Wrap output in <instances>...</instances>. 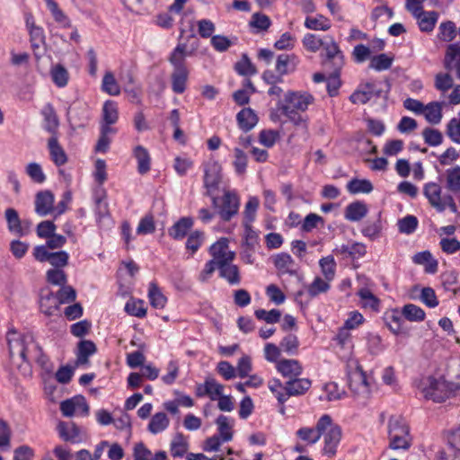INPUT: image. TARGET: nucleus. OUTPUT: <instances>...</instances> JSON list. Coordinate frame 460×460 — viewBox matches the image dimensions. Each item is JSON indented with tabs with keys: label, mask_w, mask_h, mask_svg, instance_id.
<instances>
[{
	"label": "nucleus",
	"mask_w": 460,
	"mask_h": 460,
	"mask_svg": "<svg viewBox=\"0 0 460 460\" xmlns=\"http://www.w3.org/2000/svg\"><path fill=\"white\" fill-rule=\"evenodd\" d=\"M6 340L11 362L22 376L31 375V361H36L48 374L53 371V364L35 342L31 333L20 334L14 329H11L7 332Z\"/></svg>",
	"instance_id": "obj_1"
},
{
	"label": "nucleus",
	"mask_w": 460,
	"mask_h": 460,
	"mask_svg": "<svg viewBox=\"0 0 460 460\" xmlns=\"http://www.w3.org/2000/svg\"><path fill=\"white\" fill-rule=\"evenodd\" d=\"M418 388L425 399L440 402L449 398L460 388V385L447 383L442 378L436 379L432 376H427L420 381Z\"/></svg>",
	"instance_id": "obj_2"
},
{
	"label": "nucleus",
	"mask_w": 460,
	"mask_h": 460,
	"mask_svg": "<svg viewBox=\"0 0 460 460\" xmlns=\"http://www.w3.org/2000/svg\"><path fill=\"white\" fill-rule=\"evenodd\" d=\"M389 447L408 449L411 447L410 429L400 416H392L388 420Z\"/></svg>",
	"instance_id": "obj_3"
},
{
	"label": "nucleus",
	"mask_w": 460,
	"mask_h": 460,
	"mask_svg": "<svg viewBox=\"0 0 460 460\" xmlns=\"http://www.w3.org/2000/svg\"><path fill=\"white\" fill-rule=\"evenodd\" d=\"M389 88L384 93L374 82L361 83L349 96V101L354 104H366L373 99L388 98Z\"/></svg>",
	"instance_id": "obj_4"
},
{
	"label": "nucleus",
	"mask_w": 460,
	"mask_h": 460,
	"mask_svg": "<svg viewBox=\"0 0 460 460\" xmlns=\"http://www.w3.org/2000/svg\"><path fill=\"white\" fill-rule=\"evenodd\" d=\"M322 48L324 57L323 65L336 72L340 71L344 65V56L337 42L332 37H326Z\"/></svg>",
	"instance_id": "obj_5"
},
{
	"label": "nucleus",
	"mask_w": 460,
	"mask_h": 460,
	"mask_svg": "<svg viewBox=\"0 0 460 460\" xmlns=\"http://www.w3.org/2000/svg\"><path fill=\"white\" fill-rule=\"evenodd\" d=\"M331 425V416L323 415L317 421L315 428L302 427L296 432V437L306 442L308 445H314L319 441L323 433L326 431Z\"/></svg>",
	"instance_id": "obj_6"
},
{
	"label": "nucleus",
	"mask_w": 460,
	"mask_h": 460,
	"mask_svg": "<svg viewBox=\"0 0 460 460\" xmlns=\"http://www.w3.org/2000/svg\"><path fill=\"white\" fill-rule=\"evenodd\" d=\"M33 256L40 262L48 261L54 268L62 269L68 264L69 255L65 251L49 252L46 246L38 245L33 249Z\"/></svg>",
	"instance_id": "obj_7"
},
{
	"label": "nucleus",
	"mask_w": 460,
	"mask_h": 460,
	"mask_svg": "<svg viewBox=\"0 0 460 460\" xmlns=\"http://www.w3.org/2000/svg\"><path fill=\"white\" fill-rule=\"evenodd\" d=\"M349 386L355 395L362 398L368 397L370 385L361 367H357L355 370L349 374Z\"/></svg>",
	"instance_id": "obj_8"
},
{
	"label": "nucleus",
	"mask_w": 460,
	"mask_h": 460,
	"mask_svg": "<svg viewBox=\"0 0 460 460\" xmlns=\"http://www.w3.org/2000/svg\"><path fill=\"white\" fill-rule=\"evenodd\" d=\"M221 165L218 162L210 160L204 165V186L208 190V195L218 188L221 181Z\"/></svg>",
	"instance_id": "obj_9"
},
{
	"label": "nucleus",
	"mask_w": 460,
	"mask_h": 460,
	"mask_svg": "<svg viewBox=\"0 0 460 460\" xmlns=\"http://www.w3.org/2000/svg\"><path fill=\"white\" fill-rule=\"evenodd\" d=\"M314 98L307 92L288 91L285 94L284 102L279 105H290L296 111H305L313 103Z\"/></svg>",
	"instance_id": "obj_10"
},
{
	"label": "nucleus",
	"mask_w": 460,
	"mask_h": 460,
	"mask_svg": "<svg viewBox=\"0 0 460 460\" xmlns=\"http://www.w3.org/2000/svg\"><path fill=\"white\" fill-rule=\"evenodd\" d=\"M341 429L340 426L333 424L331 419V425L322 436H323L324 447L323 452L328 456H333L336 454L337 447L341 438Z\"/></svg>",
	"instance_id": "obj_11"
},
{
	"label": "nucleus",
	"mask_w": 460,
	"mask_h": 460,
	"mask_svg": "<svg viewBox=\"0 0 460 460\" xmlns=\"http://www.w3.org/2000/svg\"><path fill=\"white\" fill-rule=\"evenodd\" d=\"M418 21L419 28L423 32H431L438 20V13L435 11L425 12L422 6L407 9Z\"/></svg>",
	"instance_id": "obj_12"
},
{
	"label": "nucleus",
	"mask_w": 460,
	"mask_h": 460,
	"mask_svg": "<svg viewBox=\"0 0 460 460\" xmlns=\"http://www.w3.org/2000/svg\"><path fill=\"white\" fill-rule=\"evenodd\" d=\"M239 198L238 196L231 191H226L222 197V205L218 210L220 217L227 222L238 213L239 210Z\"/></svg>",
	"instance_id": "obj_13"
},
{
	"label": "nucleus",
	"mask_w": 460,
	"mask_h": 460,
	"mask_svg": "<svg viewBox=\"0 0 460 460\" xmlns=\"http://www.w3.org/2000/svg\"><path fill=\"white\" fill-rule=\"evenodd\" d=\"M209 252L213 257L212 261H216L217 266L222 262L234 261L235 253L229 250L227 238L222 237L213 243L209 248Z\"/></svg>",
	"instance_id": "obj_14"
},
{
	"label": "nucleus",
	"mask_w": 460,
	"mask_h": 460,
	"mask_svg": "<svg viewBox=\"0 0 460 460\" xmlns=\"http://www.w3.org/2000/svg\"><path fill=\"white\" fill-rule=\"evenodd\" d=\"M54 195L50 190L39 191L35 197V212L45 217L55 211Z\"/></svg>",
	"instance_id": "obj_15"
},
{
	"label": "nucleus",
	"mask_w": 460,
	"mask_h": 460,
	"mask_svg": "<svg viewBox=\"0 0 460 460\" xmlns=\"http://www.w3.org/2000/svg\"><path fill=\"white\" fill-rule=\"evenodd\" d=\"M423 194L433 208H435L439 213L444 212V205L441 202L442 189L438 183H426L423 187Z\"/></svg>",
	"instance_id": "obj_16"
},
{
	"label": "nucleus",
	"mask_w": 460,
	"mask_h": 460,
	"mask_svg": "<svg viewBox=\"0 0 460 460\" xmlns=\"http://www.w3.org/2000/svg\"><path fill=\"white\" fill-rule=\"evenodd\" d=\"M219 276L226 279L230 285L236 286L241 283L239 267L233 263V261L222 262L217 266Z\"/></svg>",
	"instance_id": "obj_17"
},
{
	"label": "nucleus",
	"mask_w": 460,
	"mask_h": 460,
	"mask_svg": "<svg viewBox=\"0 0 460 460\" xmlns=\"http://www.w3.org/2000/svg\"><path fill=\"white\" fill-rule=\"evenodd\" d=\"M312 382L308 378L294 377L286 382L284 390H287L288 399L290 396L304 394L311 387Z\"/></svg>",
	"instance_id": "obj_18"
},
{
	"label": "nucleus",
	"mask_w": 460,
	"mask_h": 460,
	"mask_svg": "<svg viewBox=\"0 0 460 460\" xmlns=\"http://www.w3.org/2000/svg\"><path fill=\"white\" fill-rule=\"evenodd\" d=\"M276 367L283 376L289 379L299 376L303 371L301 364L296 359H281Z\"/></svg>",
	"instance_id": "obj_19"
},
{
	"label": "nucleus",
	"mask_w": 460,
	"mask_h": 460,
	"mask_svg": "<svg viewBox=\"0 0 460 460\" xmlns=\"http://www.w3.org/2000/svg\"><path fill=\"white\" fill-rule=\"evenodd\" d=\"M57 429L59 437L64 441L72 443L80 441V429L74 422L59 421Z\"/></svg>",
	"instance_id": "obj_20"
},
{
	"label": "nucleus",
	"mask_w": 460,
	"mask_h": 460,
	"mask_svg": "<svg viewBox=\"0 0 460 460\" xmlns=\"http://www.w3.org/2000/svg\"><path fill=\"white\" fill-rule=\"evenodd\" d=\"M297 65V58L294 54H280L277 57L275 69L280 75H285L295 71Z\"/></svg>",
	"instance_id": "obj_21"
},
{
	"label": "nucleus",
	"mask_w": 460,
	"mask_h": 460,
	"mask_svg": "<svg viewBox=\"0 0 460 460\" xmlns=\"http://www.w3.org/2000/svg\"><path fill=\"white\" fill-rule=\"evenodd\" d=\"M193 226V219L189 217H181L168 230V234L174 240L183 239Z\"/></svg>",
	"instance_id": "obj_22"
},
{
	"label": "nucleus",
	"mask_w": 460,
	"mask_h": 460,
	"mask_svg": "<svg viewBox=\"0 0 460 460\" xmlns=\"http://www.w3.org/2000/svg\"><path fill=\"white\" fill-rule=\"evenodd\" d=\"M48 147L51 160L57 166L64 165L67 162L66 154L64 148L59 145L56 135H52L49 139Z\"/></svg>",
	"instance_id": "obj_23"
},
{
	"label": "nucleus",
	"mask_w": 460,
	"mask_h": 460,
	"mask_svg": "<svg viewBox=\"0 0 460 460\" xmlns=\"http://www.w3.org/2000/svg\"><path fill=\"white\" fill-rule=\"evenodd\" d=\"M236 119L240 128L247 132L258 122V117L251 108H244L237 113Z\"/></svg>",
	"instance_id": "obj_24"
},
{
	"label": "nucleus",
	"mask_w": 460,
	"mask_h": 460,
	"mask_svg": "<svg viewBox=\"0 0 460 460\" xmlns=\"http://www.w3.org/2000/svg\"><path fill=\"white\" fill-rule=\"evenodd\" d=\"M443 105L444 102H431L427 105H424V111L422 114H424L426 120L433 125L440 123L443 117Z\"/></svg>",
	"instance_id": "obj_25"
},
{
	"label": "nucleus",
	"mask_w": 460,
	"mask_h": 460,
	"mask_svg": "<svg viewBox=\"0 0 460 460\" xmlns=\"http://www.w3.org/2000/svg\"><path fill=\"white\" fill-rule=\"evenodd\" d=\"M367 214V207L361 201L349 204L345 208V218L351 222H357L364 218Z\"/></svg>",
	"instance_id": "obj_26"
},
{
	"label": "nucleus",
	"mask_w": 460,
	"mask_h": 460,
	"mask_svg": "<svg viewBox=\"0 0 460 460\" xmlns=\"http://www.w3.org/2000/svg\"><path fill=\"white\" fill-rule=\"evenodd\" d=\"M188 77V69L173 70L171 75L172 90L179 94L184 93L187 88Z\"/></svg>",
	"instance_id": "obj_27"
},
{
	"label": "nucleus",
	"mask_w": 460,
	"mask_h": 460,
	"mask_svg": "<svg viewBox=\"0 0 460 460\" xmlns=\"http://www.w3.org/2000/svg\"><path fill=\"white\" fill-rule=\"evenodd\" d=\"M5 219L8 224L10 232L15 233L20 236L27 234V231L23 229L22 221L19 217L17 211L14 208H9L4 212Z\"/></svg>",
	"instance_id": "obj_28"
},
{
	"label": "nucleus",
	"mask_w": 460,
	"mask_h": 460,
	"mask_svg": "<svg viewBox=\"0 0 460 460\" xmlns=\"http://www.w3.org/2000/svg\"><path fill=\"white\" fill-rule=\"evenodd\" d=\"M27 27L29 29L31 48L37 56V50L40 49L45 43V35L43 30L42 28L36 26L34 22H30L29 20H27Z\"/></svg>",
	"instance_id": "obj_29"
},
{
	"label": "nucleus",
	"mask_w": 460,
	"mask_h": 460,
	"mask_svg": "<svg viewBox=\"0 0 460 460\" xmlns=\"http://www.w3.org/2000/svg\"><path fill=\"white\" fill-rule=\"evenodd\" d=\"M84 406L86 410V400L82 395L74 396L60 403V411L65 417H72L76 412L77 406Z\"/></svg>",
	"instance_id": "obj_30"
},
{
	"label": "nucleus",
	"mask_w": 460,
	"mask_h": 460,
	"mask_svg": "<svg viewBox=\"0 0 460 460\" xmlns=\"http://www.w3.org/2000/svg\"><path fill=\"white\" fill-rule=\"evenodd\" d=\"M460 64V44H450L447 48L444 66L447 71H453L454 66Z\"/></svg>",
	"instance_id": "obj_31"
},
{
	"label": "nucleus",
	"mask_w": 460,
	"mask_h": 460,
	"mask_svg": "<svg viewBox=\"0 0 460 460\" xmlns=\"http://www.w3.org/2000/svg\"><path fill=\"white\" fill-rule=\"evenodd\" d=\"M186 49V44H178L171 53L168 60L173 66V70L188 69L185 64Z\"/></svg>",
	"instance_id": "obj_32"
},
{
	"label": "nucleus",
	"mask_w": 460,
	"mask_h": 460,
	"mask_svg": "<svg viewBox=\"0 0 460 460\" xmlns=\"http://www.w3.org/2000/svg\"><path fill=\"white\" fill-rule=\"evenodd\" d=\"M278 109L296 127L300 128L303 130L307 129L306 120L298 113V111H295L294 109H291L290 105H279Z\"/></svg>",
	"instance_id": "obj_33"
},
{
	"label": "nucleus",
	"mask_w": 460,
	"mask_h": 460,
	"mask_svg": "<svg viewBox=\"0 0 460 460\" xmlns=\"http://www.w3.org/2000/svg\"><path fill=\"white\" fill-rule=\"evenodd\" d=\"M134 155L137 160V171L140 174H145L150 170V155L148 151L142 146H137L134 149Z\"/></svg>",
	"instance_id": "obj_34"
},
{
	"label": "nucleus",
	"mask_w": 460,
	"mask_h": 460,
	"mask_svg": "<svg viewBox=\"0 0 460 460\" xmlns=\"http://www.w3.org/2000/svg\"><path fill=\"white\" fill-rule=\"evenodd\" d=\"M217 425L219 438L223 442H227L233 438V423L230 419L225 415H219L216 420Z\"/></svg>",
	"instance_id": "obj_35"
},
{
	"label": "nucleus",
	"mask_w": 460,
	"mask_h": 460,
	"mask_svg": "<svg viewBox=\"0 0 460 460\" xmlns=\"http://www.w3.org/2000/svg\"><path fill=\"white\" fill-rule=\"evenodd\" d=\"M446 187L452 192L460 191V166L456 165L446 171Z\"/></svg>",
	"instance_id": "obj_36"
},
{
	"label": "nucleus",
	"mask_w": 460,
	"mask_h": 460,
	"mask_svg": "<svg viewBox=\"0 0 460 460\" xmlns=\"http://www.w3.org/2000/svg\"><path fill=\"white\" fill-rule=\"evenodd\" d=\"M148 297L151 305L155 308H164L167 302V298L155 282H151L149 285Z\"/></svg>",
	"instance_id": "obj_37"
},
{
	"label": "nucleus",
	"mask_w": 460,
	"mask_h": 460,
	"mask_svg": "<svg viewBox=\"0 0 460 460\" xmlns=\"http://www.w3.org/2000/svg\"><path fill=\"white\" fill-rule=\"evenodd\" d=\"M347 190L351 194L370 193L373 190V185L366 179H352L347 183Z\"/></svg>",
	"instance_id": "obj_38"
},
{
	"label": "nucleus",
	"mask_w": 460,
	"mask_h": 460,
	"mask_svg": "<svg viewBox=\"0 0 460 460\" xmlns=\"http://www.w3.org/2000/svg\"><path fill=\"white\" fill-rule=\"evenodd\" d=\"M402 315L410 322H421L425 319V312L414 304H407L402 308Z\"/></svg>",
	"instance_id": "obj_39"
},
{
	"label": "nucleus",
	"mask_w": 460,
	"mask_h": 460,
	"mask_svg": "<svg viewBox=\"0 0 460 460\" xmlns=\"http://www.w3.org/2000/svg\"><path fill=\"white\" fill-rule=\"evenodd\" d=\"M383 226L380 219V215L374 221H367L362 228V234L369 240H376L381 235Z\"/></svg>",
	"instance_id": "obj_40"
},
{
	"label": "nucleus",
	"mask_w": 460,
	"mask_h": 460,
	"mask_svg": "<svg viewBox=\"0 0 460 460\" xmlns=\"http://www.w3.org/2000/svg\"><path fill=\"white\" fill-rule=\"evenodd\" d=\"M169 425V419L164 412L155 413L148 424V430L153 434H157L164 430Z\"/></svg>",
	"instance_id": "obj_41"
},
{
	"label": "nucleus",
	"mask_w": 460,
	"mask_h": 460,
	"mask_svg": "<svg viewBox=\"0 0 460 460\" xmlns=\"http://www.w3.org/2000/svg\"><path fill=\"white\" fill-rule=\"evenodd\" d=\"M189 444L181 433L176 434L171 443V454L174 457H181L188 451Z\"/></svg>",
	"instance_id": "obj_42"
},
{
	"label": "nucleus",
	"mask_w": 460,
	"mask_h": 460,
	"mask_svg": "<svg viewBox=\"0 0 460 460\" xmlns=\"http://www.w3.org/2000/svg\"><path fill=\"white\" fill-rule=\"evenodd\" d=\"M271 25L270 17L261 13H255L252 14L249 26L256 30L257 32L266 31Z\"/></svg>",
	"instance_id": "obj_43"
},
{
	"label": "nucleus",
	"mask_w": 460,
	"mask_h": 460,
	"mask_svg": "<svg viewBox=\"0 0 460 460\" xmlns=\"http://www.w3.org/2000/svg\"><path fill=\"white\" fill-rule=\"evenodd\" d=\"M305 26L309 30L328 31L331 23L323 15L318 14L316 17H306Z\"/></svg>",
	"instance_id": "obj_44"
},
{
	"label": "nucleus",
	"mask_w": 460,
	"mask_h": 460,
	"mask_svg": "<svg viewBox=\"0 0 460 460\" xmlns=\"http://www.w3.org/2000/svg\"><path fill=\"white\" fill-rule=\"evenodd\" d=\"M259 199L256 197H251L245 204L243 211V225H252L255 220L256 212L259 208Z\"/></svg>",
	"instance_id": "obj_45"
},
{
	"label": "nucleus",
	"mask_w": 460,
	"mask_h": 460,
	"mask_svg": "<svg viewBox=\"0 0 460 460\" xmlns=\"http://www.w3.org/2000/svg\"><path fill=\"white\" fill-rule=\"evenodd\" d=\"M12 429L9 423L0 419V451H8L11 448Z\"/></svg>",
	"instance_id": "obj_46"
},
{
	"label": "nucleus",
	"mask_w": 460,
	"mask_h": 460,
	"mask_svg": "<svg viewBox=\"0 0 460 460\" xmlns=\"http://www.w3.org/2000/svg\"><path fill=\"white\" fill-rule=\"evenodd\" d=\"M419 221L415 216L408 215L397 222L398 230L402 234H411L415 232Z\"/></svg>",
	"instance_id": "obj_47"
},
{
	"label": "nucleus",
	"mask_w": 460,
	"mask_h": 460,
	"mask_svg": "<svg viewBox=\"0 0 460 460\" xmlns=\"http://www.w3.org/2000/svg\"><path fill=\"white\" fill-rule=\"evenodd\" d=\"M118 119L119 112L117 103L113 101L105 102L102 108L103 122H107L108 124H115Z\"/></svg>",
	"instance_id": "obj_48"
},
{
	"label": "nucleus",
	"mask_w": 460,
	"mask_h": 460,
	"mask_svg": "<svg viewBox=\"0 0 460 460\" xmlns=\"http://www.w3.org/2000/svg\"><path fill=\"white\" fill-rule=\"evenodd\" d=\"M279 346L288 355H296L299 347L298 338L293 333H288L281 340Z\"/></svg>",
	"instance_id": "obj_49"
},
{
	"label": "nucleus",
	"mask_w": 460,
	"mask_h": 460,
	"mask_svg": "<svg viewBox=\"0 0 460 460\" xmlns=\"http://www.w3.org/2000/svg\"><path fill=\"white\" fill-rule=\"evenodd\" d=\"M321 270L327 281H331L334 279L336 262L332 256L323 257L319 261Z\"/></svg>",
	"instance_id": "obj_50"
},
{
	"label": "nucleus",
	"mask_w": 460,
	"mask_h": 460,
	"mask_svg": "<svg viewBox=\"0 0 460 460\" xmlns=\"http://www.w3.org/2000/svg\"><path fill=\"white\" fill-rule=\"evenodd\" d=\"M454 80L449 73H438L435 75L434 86L438 91L446 93L453 87Z\"/></svg>",
	"instance_id": "obj_51"
},
{
	"label": "nucleus",
	"mask_w": 460,
	"mask_h": 460,
	"mask_svg": "<svg viewBox=\"0 0 460 460\" xmlns=\"http://www.w3.org/2000/svg\"><path fill=\"white\" fill-rule=\"evenodd\" d=\"M102 90L110 95H119V86L111 72H106L102 79Z\"/></svg>",
	"instance_id": "obj_52"
},
{
	"label": "nucleus",
	"mask_w": 460,
	"mask_h": 460,
	"mask_svg": "<svg viewBox=\"0 0 460 460\" xmlns=\"http://www.w3.org/2000/svg\"><path fill=\"white\" fill-rule=\"evenodd\" d=\"M205 382L207 396H208L210 400L216 401L223 394L224 385L217 382L215 378L207 377Z\"/></svg>",
	"instance_id": "obj_53"
},
{
	"label": "nucleus",
	"mask_w": 460,
	"mask_h": 460,
	"mask_svg": "<svg viewBox=\"0 0 460 460\" xmlns=\"http://www.w3.org/2000/svg\"><path fill=\"white\" fill-rule=\"evenodd\" d=\"M425 143L430 146H439L443 142L442 133L436 128H426L422 131Z\"/></svg>",
	"instance_id": "obj_54"
},
{
	"label": "nucleus",
	"mask_w": 460,
	"mask_h": 460,
	"mask_svg": "<svg viewBox=\"0 0 460 460\" xmlns=\"http://www.w3.org/2000/svg\"><path fill=\"white\" fill-rule=\"evenodd\" d=\"M254 314L257 319L265 321L270 324L279 323L281 318V312L279 309H271L270 311L258 309L255 310Z\"/></svg>",
	"instance_id": "obj_55"
},
{
	"label": "nucleus",
	"mask_w": 460,
	"mask_h": 460,
	"mask_svg": "<svg viewBox=\"0 0 460 460\" xmlns=\"http://www.w3.org/2000/svg\"><path fill=\"white\" fill-rule=\"evenodd\" d=\"M47 281L55 286H64L66 284V274L62 269H50L46 272Z\"/></svg>",
	"instance_id": "obj_56"
},
{
	"label": "nucleus",
	"mask_w": 460,
	"mask_h": 460,
	"mask_svg": "<svg viewBox=\"0 0 460 460\" xmlns=\"http://www.w3.org/2000/svg\"><path fill=\"white\" fill-rule=\"evenodd\" d=\"M51 77L57 86L64 87L68 82V72L63 66L57 65L51 69Z\"/></svg>",
	"instance_id": "obj_57"
},
{
	"label": "nucleus",
	"mask_w": 460,
	"mask_h": 460,
	"mask_svg": "<svg viewBox=\"0 0 460 460\" xmlns=\"http://www.w3.org/2000/svg\"><path fill=\"white\" fill-rule=\"evenodd\" d=\"M393 63V58L388 57L386 54H379L371 58L369 67L376 71L389 69Z\"/></svg>",
	"instance_id": "obj_58"
},
{
	"label": "nucleus",
	"mask_w": 460,
	"mask_h": 460,
	"mask_svg": "<svg viewBox=\"0 0 460 460\" xmlns=\"http://www.w3.org/2000/svg\"><path fill=\"white\" fill-rule=\"evenodd\" d=\"M330 288L329 281L316 277L314 281L308 286L307 293L310 296H316L321 293L327 292Z\"/></svg>",
	"instance_id": "obj_59"
},
{
	"label": "nucleus",
	"mask_w": 460,
	"mask_h": 460,
	"mask_svg": "<svg viewBox=\"0 0 460 460\" xmlns=\"http://www.w3.org/2000/svg\"><path fill=\"white\" fill-rule=\"evenodd\" d=\"M235 70L242 75H253L257 69L247 55L243 54L242 59L235 64Z\"/></svg>",
	"instance_id": "obj_60"
},
{
	"label": "nucleus",
	"mask_w": 460,
	"mask_h": 460,
	"mask_svg": "<svg viewBox=\"0 0 460 460\" xmlns=\"http://www.w3.org/2000/svg\"><path fill=\"white\" fill-rule=\"evenodd\" d=\"M438 38L444 41H451L456 35V28L453 22L447 21L439 25Z\"/></svg>",
	"instance_id": "obj_61"
},
{
	"label": "nucleus",
	"mask_w": 460,
	"mask_h": 460,
	"mask_svg": "<svg viewBox=\"0 0 460 460\" xmlns=\"http://www.w3.org/2000/svg\"><path fill=\"white\" fill-rule=\"evenodd\" d=\"M43 115L46 120L45 128L55 135L56 130L58 127V117L50 105L45 107L43 111Z\"/></svg>",
	"instance_id": "obj_62"
},
{
	"label": "nucleus",
	"mask_w": 460,
	"mask_h": 460,
	"mask_svg": "<svg viewBox=\"0 0 460 460\" xmlns=\"http://www.w3.org/2000/svg\"><path fill=\"white\" fill-rule=\"evenodd\" d=\"M324 40L314 34L307 33L302 40L303 46L310 52L315 53L323 46Z\"/></svg>",
	"instance_id": "obj_63"
},
{
	"label": "nucleus",
	"mask_w": 460,
	"mask_h": 460,
	"mask_svg": "<svg viewBox=\"0 0 460 460\" xmlns=\"http://www.w3.org/2000/svg\"><path fill=\"white\" fill-rule=\"evenodd\" d=\"M125 311L133 316L142 318L146 314V309L144 306V303L141 300L135 301L129 300L125 305Z\"/></svg>",
	"instance_id": "obj_64"
}]
</instances>
